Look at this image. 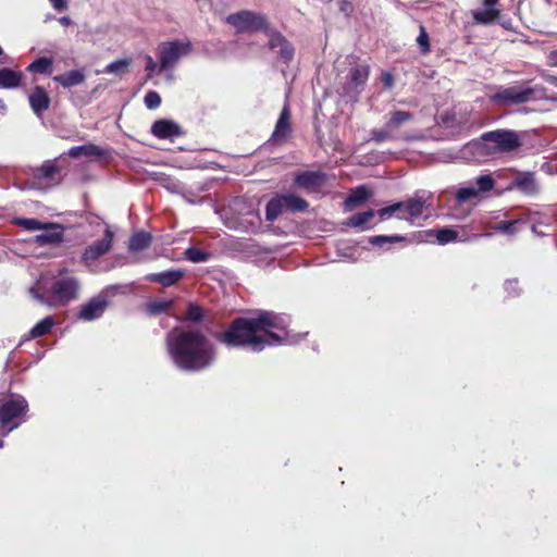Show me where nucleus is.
I'll list each match as a JSON object with an SVG mask.
<instances>
[{
    "label": "nucleus",
    "instance_id": "nucleus-24",
    "mask_svg": "<svg viewBox=\"0 0 557 557\" xmlns=\"http://www.w3.org/2000/svg\"><path fill=\"white\" fill-rule=\"evenodd\" d=\"M152 243V236L150 233L145 231L135 232L128 240V250L133 252H139L150 247Z\"/></svg>",
    "mask_w": 557,
    "mask_h": 557
},
{
    "label": "nucleus",
    "instance_id": "nucleus-39",
    "mask_svg": "<svg viewBox=\"0 0 557 557\" xmlns=\"http://www.w3.org/2000/svg\"><path fill=\"white\" fill-rule=\"evenodd\" d=\"M59 172L58 165L54 161H45L42 165L38 169L37 177L53 180L54 175Z\"/></svg>",
    "mask_w": 557,
    "mask_h": 557
},
{
    "label": "nucleus",
    "instance_id": "nucleus-9",
    "mask_svg": "<svg viewBox=\"0 0 557 557\" xmlns=\"http://www.w3.org/2000/svg\"><path fill=\"white\" fill-rule=\"evenodd\" d=\"M482 139L494 145V148L500 152H510L517 150L521 146L520 138L515 131L496 129L486 132L482 135Z\"/></svg>",
    "mask_w": 557,
    "mask_h": 557
},
{
    "label": "nucleus",
    "instance_id": "nucleus-32",
    "mask_svg": "<svg viewBox=\"0 0 557 557\" xmlns=\"http://www.w3.org/2000/svg\"><path fill=\"white\" fill-rule=\"evenodd\" d=\"M173 300L154 298L147 304L146 311L150 315H159L161 313L168 312L173 307Z\"/></svg>",
    "mask_w": 557,
    "mask_h": 557
},
{
    "label": "nucleus",
    "instance_id": "nucleus-28",
    "mask_svg": "<svg viewBox=\"0 0 557 557\" xmlns=\"http://www.w3.org/2000/svg\"><path fill=\"white\" fill-rule=\"evenodd\" d=\"M500 16L499 9H485L483 11H472V17L475 24L491 25Z\"/></svg>",
    "mask_w": 557,
    "mask_h": 557
},
{
    "label": "nucleus",
    "instance_id": "nucleus-1",
    "mask_svg": "<svg viewBox=\"0 0 557 557\" xmlns=\"http://www.w3.org/2000/svg\"><path fill=\"white\" fill-rule=\"evenodd\" d=\"M277 331L285 325L273 311H260L256 317H237L224 331L215 332L214 339L227 348H248L260 352L267 347L281 345L284 341Z\"/></svg>",
    "mask_w": 557,
    "mask_h": 557
},
{
    "label": "nucleus",
    "instance_id": "nucleus-44",
    "mask_svg": "<svg viewBox=\"0 0 557 557\" xmlns=\"http://www.w3.org/2000/svg\"><path fill=\"white\" fill-rule=\"evenodd\" d=\"M504 290L509 298L519 297L522 293L518 278L506 280L504 283Z\"/></svg>",
    "mask_w": 557,
    "mask_h": 557
},
{
    "label": "nucleus",
    "instance_id": "nucleus-11",
    "mask_svg": "<svg viewBox=\"0 0 557 557\" xmlns=\"http://www.w3.org/2000/svg\"><path fill=\"white\" fill-rule=\"evenodd\" d=\"M267 35L269 37V49L275 51L278 54L280 59L285 64H288L294 59L295 54V48L293 47V45L278 30L270 29Z\"/></svg>",
    "mask_w": 557,
    "mask_h": 557
},
{
    "label": "nucleus",
    "instance_id": "nucleus-50",
    "mask_svg": "<svg viewBox=\"0 0 557 557\" xmlns=\"http://www.w3.org/2000/svg\"><path fill=\"white\" fill-rule=\"evenodd\" d=\"M52 7L58 10L62 11L67 8L66 0H50Z\"/></svg>",
    "mask_w": 557,
    "mask_h": 557
},
{
    "label": "nucleus",
    "instance_id": "nucleus-43",
    "mask_svg": "<svg viewBox=\"0 0 557 557\" xmlns=\"http://www.w3.org/2000/svg\"><path fill=\"white\" fill-rule=\"evenodd\" d=\"M479 190L475 187H461L456 191L455 198L458 203L466 202L470 199L476 198Z\"/></svg>",
    "mask_w": 557,
    "mask_h": 557
},
{
    "label": "nucleus",
    "instance_id": "nucleus-17",
    "mask_svg": "<svg viewBox=\"0 0 557 557\" xmlns=\"http://www.w3.org/2000/svg\"><path fill=\"white\" fill-rule=\"evenodd\" d=\"M186 275L183 269H171L159 273H150L146 275V280L151 283H157L163 287H171L182 281Z\"/></svg>",
    "mask_w": 557,
    "mask_h": 557
},
{
    "label": "nucleus",
    "instance_id": "nucleus-6",
    "mask_svg": "<svg viewBox=\"0 0 557 557\" xmlns=\"http://www.w3.org/2000/svg\"><path fill=\"white\" fill-rule=\"evenodd\" d=\"M28 411V403L20 395L13 396L0 405V424L8 431L16 429Z\"/></svg>",
    "mask_w": 557,
    "mask_h": 557
},
{
    "label": "nucleus",
    "instance_id": "nucleus-27",
    "mask_svg": "<svg viewBox=\"0 0 557 557\" xmlns=\"http://www.w3.org/2000/svg\"><path fill=\"white\" fill-rule=\"evenodd\" d=\"M525 222L521 219L515 220H503L498 221L493 225V230L503 234L513 235L521 231L522 225Z\"/></svg>",
    "mask_w": 557,
    "mask_h": 557
},
{
    "label": "nucleus",
    "instance_id": "nucleus-18",
    "mask_svg": "<svg viewBox=\"0 0 557 557\" xmlns=\"http://www.w3.org/2000/svg\"><path fill=\"white\" fill-rule=\"evenodd\" d=\"M29 106L33 112L39 117L50 107L51 99L41 86H35L30 95L28 96Z\"/></svg>",
    "mask_w": 557,
    "mask_h": 557
},
{
    "label": "nucleus",
    "instance_id": "nucleus-49",
    "mask_svg": "<svg viewBox=\"0 0 557 557\" xmlns=\"http://www.w3.org/2000/svg\"><path fill=\"white\" fill-rule=\"evenodd\" d=\"M381 81L386 89H391L395 82L394 76L389 72H382Z\"/></svg>",
    "mask_w": 557,
    "mask_h": 557
},
{
    "label": "nucleus",
    "instance_id": "nucleus-16",
    "mask_svg": "<svg viewBox=\"0 0 557 557\" xmlns=\"http://www.w3.org/2000/svg\"><path fill=\"white\" fill-rule=\"evenodd\" d=\"M108 307V301L103 297L91 298L88 302L82 305L77 319L83 321H92L100 318Z\"/></svg>",
    "mask_w": 557,
    "mask_h": 557
},
{
    "label": "nucleus",
    "instance_id": "nucleus-22",
    "mask_svg": "<svg viewBox=\"0 0 557 557\" xmlns=\"http://www.w3.org/2000/svg\"><path fill=\"white\" fill-rule=\"evenodd\" d=\"M425 207V199L423 196L416 194L412 198L405 201L406 214H398L400 220H411L422 215Z\"/></svg>",
    "mask_w": 557,
    "mask_h": 557
},
{
    "label": "nucleus",
    "instance_id": "nucleus-35",
    "mask_svg": "<svg viewBox=\"0 0 557 557\" xmlns=\"http://www.w3.org/2000/svg\"><path fill=\"white\" fill-rule=\"evenodd\" d=\"M401 242L410 243V240L403 235H374L369 237V243L377 247H383L384 244H395Z\"/></svg>",
    "mask_w": 557,
    "mask_h": 557
},
{
    "label": "nucleus",
    "instance_id": "nucleus-3",
    "mask_svg": "<svg viewBox=\"0 0 557 557\" xmlns=\"http://www.w3.org/2000/svg\"><path fill=\"white\" fill-rule=\"evenodd\" d=\"M79 284L74 276H64L55 280L44 294L35 287L29 289L32 297L49 307H63L78 297Z\"/></svg>",
    "mask_w": 557,
    "mask_h": 557
},
{
    "label": "nucleus",
    "instance_id": "nucleus-48",
    "mask_svg": "<svg viewBox=\"0 0 557 557\" xmlns=\"http://www.w3.org/2000/svg\"><path fill=\"white\" fill-rule=\"evenodd\" d=\"M145 60H146L145 71L147 72V75L150 78V77H152V75L157 69V64L151 55H146Z\"/></svg>",
    "mask_w": 557,
    "mask_h": 557
},
{
    "label": "nucleus",
    "instance_id": "nucleus-26",
    "mask_svg": "<svg viewBox=\"0 0 557 557\" xmlns=\"http://www.w3.org/2000/svg\"><path fill=\"white\" fill-rule=\"evenodd\" d=\"M22 73L9 67L0 69V88L12 89L21 85Z\"/></svg>",
    "mask_w": 557,
    "mask_h": 557
},
{
    "label": "nucleus",
    "instance_id": "nucleus-51",
    "mask_svg": "<svg viewBox=\"0 0 557 557\" xmlns=\"http://www.w3.org/2000/svg\"><path fill=\"white\" fill-rule=\"evenodd\" d=\"M548 63L552 66H557V50H554L548 54Z\"/></svg>",
    "mask_w": 557,
    "mask_h": 557
},
{
    "label": "nucleus",
    "instance_id": "nucleus-38",
    "mask_svg": "<svg viewBox=\"0 0 557 557\" xmlns=\"http://www.w3.org/2000/svg\"><path fill=\"white\" fill-rule=\"evenodd\" d=\"M205 318V311L203 309L197 305V304H189L186 312H185V320L194 322V323H200L202 322Z\"/></svg>",
    "mask_w": 557,
    "mask_h": 557
},
{
    "label": "nucleus",
    "instance_id": "nucleus-15",
    "mask_svg": "<svg viewBox=\"0 0 557 557\" xmlns=\"http://www.w3.org/2000/svg\"><path fill=\"white\" fill-rule=\"evenodd\" d=\"M150 132L159 139H174L183 135L182 127L174 121L168 119L154 121Z\"/></svg>",
    "mask_w": 557,
    "mask_h": 557
},
{
    "label": "nucleus",
    "instance_id": "nucleus-40",
    "mask_svg": "<svg viewBox=\"0 0 557 557\" xmlns=\"http://www.w3.org/2000/svg\"><path fill=\"white\" fill-rule=\"evenodd\" d=\"M476 190L480 193L491 191L495 186V181L490 174L480 175L475 178Z\"/></svg>",
    "mask_w": 557,
    "mask_h": 557
},
{
    "label": "nucleus",
    "instance_id": "nucleus-20",
    "mask_svg": "<svg viewBox=\"0 0 557 557\" xmlns=\"http://www.w3.org/2000/svg\"><path fill=\"white\" fill-rule=\"evenodd\" d=\"M510 188H516L524 195L533 196L539 194L540 187L535 176L531 172H524L517 175L511 182Z\"/></svg>",
    "mask_w": 557,
    "mask_h": 557
},
{
    "label": "nucleus",
    "instance_id": "nucleus-4",
    "mask_svg": "<svg viewBox=\"0 0 557 557\" xmlns=\"http://www.w3.org/2000/svg\"><path fill=\"white\" fill-rule=\"evenodd\" d=\"M309 208V202L293 193L276 194L265 206V220L274 222L282 212H305Z\"/></svg>",
    "mask_w": 557,
    "mask_h": 557
},
{
    "label": "nucleus",
    "instance_id": "nucleus-54",
    "mask_svg": "<svg viewBox=\"0 0 557 557\" xmlns=\"http://www.w3.org/2000/svg\"><path fill=\"white\" fill-rule=\"evenodd\" d=\"M550 84L557 86V76H549L547 79Z\"/></svg>",
    "mask_w": 557,
    "mask_h": 557
},
{
    "label": "nucleus",
    "instance_id": "nucleus-25",
    "mask_svg": "<svg viewBox=\"0 0 557 557\" xmlns=\"http://www.w3.org/2000/svg\"><path fill=\"white\" fill-rule=\"evenodd\" d=\"M107 152L102 148L98 147L97 145L87 144V145L72 147L69 150L67 154L71 158H73V159H78L81 157H97V158H101Z\"/></svg>",
    "mask_w": 557,
    "mask_h": 557
},
{
    "label": "nucleus",
    "instance_id": "nucleus-33",
    "mask_svg": "<svg viewBox=\"0 0 557 557\" xmlns=\"http://www.w3.org/2000/svg\"><path fill=\"white\" fill-rule=\"evenodd\" d=\"M53 325H54L53 317L48 315L32 327V330L29 331V336L32 338L45 336L48 333H50Z\"/></svg>",
    "mask_w": 557,
    "mask_h": 557
},
{
    "label": "nucleus",
    "instance_id": "nucleus-53",
    "mask_svg": "<svg viewBox=\"0 0 557 557\" xmlns=\"http://www.w3.org/2000/svg\"><path fill=\"white\" fill-rule=\"evenodd\" d=\"M393 206H398V208L396 209V215L398 214H406L405 212V201H398V202H395L393 203Z\"/></svg>",
    "mask_w": 557,
    "mask_h": 557
},
{
    "label": "nucleus",
    "instance_id": "nucleus-12",
    "mask_svg": "<svg viewBox=\"0 0 557 557\" xmlns=\"http://www.w3.org/2000/svg\"><path fill=\"white\" fill-rule=\"evenodd\" d=\"M326 182V174L322 171H302L295 175L294 185L307 193H318Z\"/></svg>",
    "mask_w": 557,
    "mask_h": 557
},
{
    "label": "nucleus",
    "instance_id": "nucleus-13",
    "mask_svg": "<svg viewBox=\"0 0 557 557\" xmlns=\"http://www.w3.org/2000/svg\"><path fill=\"white\" fill-rule=\"evenodd\" d=\"M113 232L110 227L104 230L103 238L88 245L83 252V260L85 262L96 261L103 255H106L112 247Z\"/></svg>",
    "mask_w": 557,
    "mask_h": 557
},
{
    "label": "nucleus",
    "instance_id": "nucleus-56",
    "mask_svg": "<svg viewBox=\"0 0 557 557\" xmlns=\"http://www.w3.org/2000/svg\"><path fill=\"white\" fill-rule=\"evenodd\" d=\"M503 26H504V28H507V29L509 28L508 23H505Z\"/></svg>",
    "mask_w": 557,
    "mask_h": 557
},
{
    "label": "nucleus",
    "instance_id": "nucleus-30",
    "mask_svg": "<svg viewBox=\"0 0 557 557\" xmlns=\"http://www.w3.org/2000/svg\"><path fill=\"white\" fill-rule=\"evenodd\" d=\"M375 215L374 210L358 212L349 216L344 223L346 226L366 230V224Z\"/></svg>",
    "mask_w": 557,
    "mask_h": 557
},
{
    "label": "nucleus",
    "instance_id": "nucleus-37",
    "mask_svg": "<svg viewBox=\"0 0 557 557\" xmlns=\"http://www.w3.org/2000/svg\"><path fill=\"white\" fill-rule=\"evenodd\" d=\"M430 232L435 234L437 242L442 245L455 242L458 238V232L449 227H442Z\"/></svg>",
    "mask_w": 557,
    "mask_h": 557
},
{
    "label": "nucleus",
    "instance_id": "nucleus-41",
    "mask_svg": "<svg viewBox=\"0 0 557 557\" xmlns=\"http://www.w3.org/2000/svg\"><path fill=\"white\" fill-rule=\"evenodd\" d=\"M15 224L26 231H39L45 228V223L37 219L20 218L15 220Z\"/></svg>",
    "mask_w": 557,
    "mask_h": 557
},
{
    "label": "nucleus",
    "instance_id": "nucleus-31",
    "mask_svg": "<svg viewBox=\"0 0 557 557\" xmlns=\"http://www.w3.org/2000/svg\"><path fill=\"white\" fill-rule=\"evenodd\" d=\"M132 62H133L132 58H123V59L115 60V61L109 63L104 67L103 72L109 73V74H114V75L121 77V76L125 75L126 73H128Z\"/></svg>",
    "mask_w": 557,
    "mask_h": 557
},
{
    "label": "nucleus",
    "instance_id": "nucleus-10",
    "mask_svg": "<svg viewBox=\"0 0 557 557\" xmlns=\"http://www.w3.org/2000/svg\"><path fill=\"white\" fill-rule=\"evenodd\" d=\"M369 75L370 66L368 64H357L351 67L344 86L345 92L349 96H358L363 90Z\"/></svg>",
    "mask_w": 557,
    "mask_h": 557
},
{
    "label": "nucleus",
    "instance_id": "nucleus-52",
    "mask_svg": "<svg viewBox=\"0 0 557 557\" xmlns=\"http://www.w3.org/2000/svg\"><path fill=\"white\" fill-rule=\"evenodd\" d=\"M499 0H483V5L485 9H496Z\"/></svg>",
    "mask_w": 557,
    "mask_h": 557
},
{
    "label": "nucleus",
    "instance_id": "nucleus-5",
    "mask_svg": "<svg viewBox=\"0 0 557 557\" xmlns=\"http://www.w3.org/2000/svg\"><path fill=\"white\" fill-rule=\"evenodd\" d=\"M226 23L235 28L236 34L258 33L268 34L270 22L263 13L243 10L227 15Z\"/></svg>",
    "mask_w": 557,
    "mask_h": 557
},
{
    "label": "nucleus",
    "instance_id": "nucleus-19",
    "mask_svg": "<svg viewBox=\"0 0 557 557\" xmlns=\"http://www.w3.org/2000/svg\"><path fill=\"white\" fill-rule=\"evenodd\" d=\"M44 230L45 232L36 236L35 242L38 245H57L63 242L64 233L61 225L54 223H45Z\"/></svg>",
    "mask_w": 557,
    "mask_h": 557
},
{
    "label": "nucleus",
    "instance_id": "nucleus-45",
    "mask_svg": "<svg viewBox=\"0 0 557 557\" xmlns=\"http://www.w3.org/2000/svg\"><path fill=\"white\" fill-rule=\"evenodd\" d=\"M145 106L152 110L158 108L161 104V97L154 90H149L144 98Z\"/></svg>",
    "mask_w": 557,
    "mask_h": 557
},
{
    "label": "nucleus",
    "instance_id": "nucleus-55",
    "mask_svg": "<svg viewBox=\"0 0 557 557\" xmlns=\"http://www.w3.org/2000/svg\"><path fill=\"white\" fill-rule=\"evenodd\" d=\"M503 26H504V28H507V29L509 28L508 23H505Z\"/></svg>",
    "mask_w": 557,
    "mask_h": 557
},
{
    "label": "nucleus",
    "instance_id": "nucleus-47",
    "mask_svg": "<svg viewBox=\"0 0 557 557\" xmlns=\"http://www.w3.org/2000/svg\"><path fill=\"white\" fill-rule=\"evenodd\" d=\"M397 208L398 206L389 205L379 209L375 213L379 214L381 221H384L389 219L393 214H395Z\"/></svg>",
    "mask_w": 557,
    "mask_h": 557
},
{
    "label": "nucleus",
    "instance_id": "nucleus-23",
    "mask_svg": "<svg viewBox=\"0 0 557 557\" xmlns=\"http://www.w3.org/2000/svg\"><path fill=\"white\" fill-rule=\"evenodd\" d=\"M86 75L83 70H72L64 74L57 75L53 81L64 88H71L85 82Z\"/></svg>",
    "mask_w": 557,
    "mask_h": 557
},
{
    "label": "nucleus",
    "instance_id": "nucleus-2",
    "mask_svg": "<svg viewBox=\"0 0 557 557\" xmlns=\"http://www.w3.org/2000/svg\"><path fill=\"white\" fill-rule=\"evenodd\" d=\"M166 350L181 371L197 373L213 364L216 349L199 330L173 331L166 335Z\"/></svg>",
    "mask_w": 557,
    "mask_h": 557
},
{
    "label": "nucleus",
    "instance_id": "nucleus-36",
    "mask_svg": "<svg viewBox=\"0 0 557 557\" xmlns=\"http://www.w3.org/2000/svg\"><path fill=\"white\" fill-rule=\"evenodd\" d=\"M185 258L194 263L206 262L211 253L197 247H189L184 252Z\"/></svg>",
    "mask_w": 557,
    "mask_h": 557
},
{
    "label": "nucleus",
    "instance_id": "nucleus-57",
    "mask_svg": "<svg viewBox=\"0 0 557 557\" xmlns=\"http://www.w3.org/2000/svg\"><path fill=\"white\" fill-rule=\"evenodd\" d=\"M3 54V50L2 48L0 47V57Z\"/></svg>",
    "mask_w": 557,
    "mask_h": 557
},
{
    "label": "nucleus",
    "instance_id": "nucleus-42",
    "mask_svg": "<svg viewBox=\"0 0 557 557\" xmlns=\"http://www.w3.org/2000/svg\"><path fill=\"white\" fill-rule=\"evenodd\" d=\"M417 44L422 54H426L431 50L429 34L423 25L419 27V35L417 37Z\"/></svg>",
    "mask_w": 557,
    "mask_h": 557
},
{
    "label": "nucleus",
    "instance_id": "nucleus-8",
    "mask_svg": "<svg viewBox=\"0 0 557 557\" xmlns=\"http://www.w3.org/2000/svg\"><path fill=\"white\" fill-rule=\"evenodd\" d=\"M534 95L535 90L532 87H498L494 94L490 95V100L496 106L522 104L532 100Z\"/></svg>",
    "mask_w": 557,
    "mask_h": 557
},
{
    "label": "nucleus",
    "instance_id": "nucleus-21",
    "mask_svg": "<svg viewBox=\"0 0 557 557\" xmlns=\"http://www.w3.org/2000/svg\"><path fill=\"white\" fill-rule=\"evenodd\" d=\"M372 196V191L366 186L360 185L352 189L344 201L345 210L350 211L367 202Z\"/></svg>",
    "mask_w": 557,
    "mask_h": 557
},
{
    "label": "nucleus",
    "instance_id": "nucleus-7",
    "mask_svg": "<svg viewBox=\"0 0 557 557\" xmlns=\"http://www.w3.org/2000/svg\"><path fill=\"white\" fill-rule=\"evenodd\" d=\"M160 72L166 71L176 65L178 60L191 51L189 41L180 40L163 41L158 46Z\"/></svg>",
    "mask_w": 557,
    "mask_h": 557
},
{
    "label": "nucleus",
    "instance_id": "nucleus-46",
    "mask_svg": "<svg viewBox=\"0 0 557 557\" xmlns=\"http://www.w3.org/2000/svg\"><path fill=\"white\" fill-rule=\"evenodd\" d=\"M393 129H389L385 126V128H381V129H374L372 131V139L376 143H382L384 140H387V139H391L392 138V135H391V132Z\"/></svg>",
    "mask_w": 557,
    "mask_h": 557
},
{
    "label": "nucleus",
    "instance_id": "nucleus-29",
    "mask_svg": "<svg viewBox=\"0 0 557 557\" xmlns=\"http://www.w3.org/2000/svg\"><path fill=\"white\" fill-rule=\"evenodd\" d=\"M53 61L51 58L41 57L33 61L26 71L29 73L50 75L52 73Z\"/></svg>",
    "mask_w": 557,
    "mask_h": 557
},
{
    "label": "nucleus",
    "instance_id": "nucleus-34",
    "mask_svg": "<svg viewBox=\"0 0 557 557\" xmlns=\"http://www.w3.org/2000/svg\"><path fill=\"white\" fill-rule=\"evenodd\" d=\"M413 119V114L408 111H394L391 113V116L388 121L386 122L385 126L389 129H397L400 127L404 123L411 121Z\"/></svg>",
    "mask_w": 557,
    "mask_h": 557
},
{
    "label": "nucleus",
    "instance_id": "nucleus-14",
    "mask_svg": "<svg viewBox=\"0 0 557 557\" xmlns=\"http://www.w3.org/2000/svg\"><path fill=\"white\" fill-rule=\"evenodd\" d=\"M290 117L292 114L289 106L285 104L280 113L275 128L271 135V140L274 144H282L286 141V139L290 136L293 131Z\"/></svg>",
    "mask_w": 557,
    "mask_h": 557
}]
</instances>
